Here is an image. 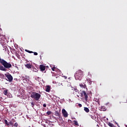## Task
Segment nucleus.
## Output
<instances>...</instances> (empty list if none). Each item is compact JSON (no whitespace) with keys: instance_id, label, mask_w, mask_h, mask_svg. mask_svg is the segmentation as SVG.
Listing matches in <instances>:
<instances>
[{"instance_id":"nucleus-36","label":"nucleus","mask_w":127,"mask_h":127,"mask_svg":"<svg viewBox=\"0 0 127 127\" xmlns=\"http://www.w3.org/2000/svg\"><path fill=\"white\" fill-rule=\"evenodd\" d=\"M64 79H67V76H64Z\"/></svg>"},{"instance_id":"nucleus-13","label":"nucleus","mask_w":127,"mask_h":127,"mask_svg":"<svg viewBox=\"0 0 127 127\" xmlns=\"http://www.w3.org/2000/svg\"><path fill=\"white\" fill-rule=\"evenodd\" d=\"M32 69L34 72H38V68H35L33 65L32 66Z\"/></svg>"},{"instance_id":"nucleus-2","label":"nucleus","mask_w":127,"mask_h":127,"mask_svg":"<svg viewBox=\"0 0 127 127\" xmlns=\"http://www.w3.org/2000/svg\"><path fill=\"white\" fill-rule=\"evenodd\" d=\"M83 76L84 72L81 69H79L78 70L76 71L74 74L75 80H79V81L82 80V78H83Z\"/></svg>"},{"instance_id":"nucleus-37","label":"nucleus","mask_w":127,"mask_h":127,"mask_svg":"<svg viewBox=\"0 0 127 127\" xmlns=\"http://www.w3.org/2000/svg\"><path fill=\"white\" fill-rule=\"evenodd\" d=\"M88 75H90L91 76V74L90 73V72H88Z\"/></svg>"},{"instance_id":"nucleus-32","label":"nucleus","mask_w":127,"mask_h":127,"mask_svg":"<svg viewBox=\"0 0 127 127\" xmlns=\"http://www.w3.org/2000/svg\"><path fill=\"white\" fill-rule=\"evenodd\" d=\"M43 107L44 108H46V104H43Z\"/></svg>"},{"instance_id":"nucleus-19","label":"nucleus","mask_w":127,"mask_h":127,"mask_svg":"<svg viewBox=\"0 0 127 127\" xmlns=\"http://www.w3.org/2000/svg\"><path fill=\"white\" fill-rule=\"evenodd\" d=\"M108 126H109V127H114V124H113L112 123H108Z\"/></svg>"},{"instance_id":"nucleus-11","label":"nucleus","mask_w":127,"mask_h":127,"mask_svg":"<svg viewBox=\"0 0 127 127\" xmlns=\"http://www.w3.org/2000/svg\"><path fill=\"white\" fill-rule=\"evenodd\" d=\"M79 86L81 88H84V89H86V88H87V86L85 83H81L79 84Z\"/></svg>"},{"instance_id":"nucleus-33","label":"nucleus","mask_w":127,"mask_h":127,"mask_svg":"<svg viewBox=\"0 0 127 127\" xmlns=\"http://www.w3.org/2000/svg\"><path fill=\"white\" fill-rule=\"evenodd\" d=\"M67 87H71V84H67Z\"/></svg>"},{"instance_id":"nucleus-34","label":"nucleus","mask_w":127,"mask_h":127,"mask_svg":"<svg viewBox=\"0 0 127 127\" xmlns=\"http://www.w3.org/2000/svg\"><path fill=\"white\" fill-rule=\"evenodd\" d=\"M35 80H39V77H37L35 78Z\"/></svg>"},{"instance_id":"nucleus-12","label":"nucleus","mask_w":127,"mask_h":127,"mask_svg":"<svg viewBox=\"0 0 127 127\" xmlns=\"http://www.w3.org/2000/svg\"><path fill=\"white\" fill-rule=\"evenodd\" d=\"M55 115L56 117H59V118H60V112L58 111H55Z\"/></svg>"},{"instance_id":"nucleus-15","label":"nucleus","mask_w":127,"mask_h":127,"mask_svg":"<svg viewBox=\"0 0 127 127\" xmlns=\"http://www.w3.org/2000/svg\"><path fill=\"white\" fill-rule=\"evenodd\" d=\"M84 111H85L86 113H89V112H90V110L87 107L84 108Z\"/></svg>"},{"instance_id":"nucleus-6","label":"nucleus","mask_w":127,"mask_h":127,"mask_svg":"<svg viewBox=\"0 0 127 127\" xmlns=\"http://www.w3.org/2000/svg\"><path fill=\"white\" fill-rule=\"evenodd\" d=\"M5 77L8 79V80L9 82H12V80L13 79V78L12 77V76L10 74H5Z\"/></svg>"},{"instance_id":"nucleus-26","label":"nucleus","mask_w":127,"mask_h":127,"mask_svg":"<svg viewBox=\"0 0 127 127\" xmlns=\"http://www.w3.org/2000/svg\"><path fill=\"white\" fill-rule=\"evenodd\" d=\"M10 125L11 126H13V123H12V122L10 121L9 123V125Z\"/></svg>"},{"instance_id":"nucleus-38","label":"nucleus","mask_w":127,"mask_h":127,"mask_svg":"<svg viewBox=\"0 0 127 127\" xmlns=\"http://www.w3.org/2000/svg\"><path fill=\"white\" fill-rule=\"evenodd\" d=\"M78 98H79V95H77Z\"/></svg>"},{"instance_id":"nucleus-40","label":"nucleus","mask_w":127,"mask_h":127,"mask_svg":"<svg viewBox=\"0 0 127 127\" xmlns=\"http://www.w3.org/2000/svg\"><path fill=\"white\" fill-rule=\"evenodd\" d=\"M66 89H68V87H66Z\"/></svg>"},{"instance_id":"nucleus-27","label":"nucleus","mask_w":127,"mask_h":127,"mask_svg":"<svg viewBox=\"0 0 127 127\" xmlns=\"http://www.w3.org/2000/svg\"><path fill=\"white\" fill-rule=\"evenodd\" d=\"M94 100H95V102H97L98 103H99V99L95 98Z\"/></svg>"},{"instance_id":"nucleus-24","label":"nucleus","mask_w":127,"mask_h":127,"mask_svg":"<svg viewBox=\"0 0 127 127\" xmlns=\"http://www.w3.org/2000/svg\"><path fill=\"white\" fill-rule=\"evenodd\" d=\"M14 127H18V124H17V123H15L14 125Z\"/></svg>"},{"instance_id":"nucleus-23","label":"nucleus","mask_w":127,"mask_h":127,"mask_svg":"<svg viewBox=\"0 0 127 127\" xmlns=\"http://www.w3.org/2000/svg\"><path fill=\"white\" fill-rule=\"evenodd\" d=\"M31 104L32 105V108H34V106H35V103L31 102Z\"/></svg>"},{"instance_id":"nucleus-41","label":"nucleus","mask_w":127,"mask_h":127,"mask_svg":"<svg viewBox=\"0 0 127 127\" xmlns=\"http://www.w3.org/2000/svg\"><path fill=\"white\" fill-rule=\"evenodd\" d=\"M126 127H127V125L126 126Z\"/></svg>"},{"instance_id":"nucleus-18","label":"nucleus","mask_w":127,"mask_h":127,"mask_svg":"<svg viewBox=\"0 0 127 127\" xmlns=\"http://www.w3.org/2000/svg\"><path fill=\"white\" fill-rule=\"evenodd\" d=\"M90 117L92 120H95V119H96V116H95V115L91 116Z\"/></svg>"},{"instance_id":"nucleus-3","label":"nucleus","mask_w":127,"mask_h":127,"mask_svg":"<svg viewBox=\"0 0 127 127\" xmlns=\"http://www.w3.org/2000/svg\"><path fill=\"white\" fill-rule=\"evenodd\" d=\"M41 95L38 93L32 92L31 94V98L34 99L35 101H38L40 99Z\"/></svg>"},{"instance_id":"nucleus-39","label":"nucleus","mask_w":127,"mask_h":127,"mask_svg":"<svg viewBox=\"0 0 127 127\" xmlns=\"http://www.w3.org/2000/svg\"><path fill=\"white\" fill-rule=\"evenodd\" d=\"M116 124H117V126H118V123H116Z\"/></svg>"},{"instance_id":"nucleus-28","label":"nucleus","mask_w":127,"mask_h":127,"mask_svg":"<svg viewBox=\"0 0 127 127\" xmlns=\"http://www.w3.org/2000/svg\"><path fill=\"white\" fill-rule=\"evenodd\" d=\"M93 115V112H90L89 114V117H91V116Z\"/></svg>"},{"instance_id":"nucleus-8","label":"nucleus","mask_w":127,"mask_h":127,"mask_svg":"<svg viewBox=\"0 0 127 127\" xmlns=\"http://www.w3.org/2000/svg\"><path fill=\"white\" fill-rule=\"evenodd\" d=\"M32 64H30V63L25 64V67L27 68L28 69H31L32 68Z\"/></svg>"},{"instance_id":"nucleus-1","label":"nucleus","mask_w":127,"mask_h":127,"mask_svg":"<svg viewBox=\"0 0 127 127\" xmlns=\"http://www.w3.org/2000/svg\"><path fill=\"white\" fill-rule=\"evenodd\" d=\"M0 63L1 64H0V70L1 71H4L5 72L6 71H7V69H9L10 68H11L12 66L11 65V64L10 63H7L5 60L3 59H1L0 58Z\"/></svg>"},{"instance_id":"nucleus-9","label":"nucleus","mask_w":127,"mask_h":127,"mask_svg":"<svg viewBox=\"0 0 127 127\" xmlns=\"http://www.w3.org/2000/svg\"><path fill=\"white\" fill-rule=\"evenodd\" d=\"M40 69L41 71H45V69H46V67L45 65H43V64L40 65Z\"/></svg>"},{"instance_id":"nucleus-31","label":"nucleus","mask_w":127,"mask_h":127,"mask_svg":"<svg viewBox=\"0 0 127 127\" xmlns=\"http://www.w3.org/2000/svg\"><path fill=\"white\" fill-rule=\"evenodd\" d=\"M78 106L79 107V108H81V107H82V104H78Z\"/></svg>"},{"instance_id":"nucleus-10","label":"nucleus","mask_w":127,"mask_h":127,"mask_svg":"<svg viewBox=\"0 0 127 127\" xmlns=\"http://www.w3.org/2000/svg\"><path fill=\"white\" fill-rule=\"evenodd\" d=\"M3 94L5 96H7L8 94V90H7L6 88H3Z\"/></svg>"},{"instance_id":"nucleus-16","label":"nucleus","mask_w":127,"mask_h":127,"mask_svg":"<svg viewBox=\"0 0 127 127\" xmlns=\"http://www.w3.org/2000/svg\"><path fill=\"white\" fill-rule=\"evenodd\" d=\"M101 110L103 111H107V108L105 106H101Z\"/></svg>"},{"instance_id":"nucleus-25","label":"nucleus","mask_w":127,"mask_h":127,"mask_svg":"<svg viewBox=\"0 0 127 127\" xmlns=\"http://www.w3.org/2000/svg\"><path fill=\"white\" fill-rule=\"evenodd\" d=\"M51 114V111H48L47 112V115H48V116L50 115Z\"/></svg>"},{"instance_id":"nucleus-29","label":"nucleus","mask_w":127,"mask_h":127,"mask_svg":"<svg viewBox=\"0 0 127 127\" xmlns=\"http://www.w3.org/2000/svg\"><path fill=\"white\" fill-rule=\"evenodd\" d=\"M55 66H54V67H53L52 68V71H55Z\"/></svg>"},{"instance_id":"nucleus-35","label":"nucleus","mask_w":127,"mask_h":127,"mask_svg":"<svg viewBox=\"0 0 127 127\" xmlns=\"http://www.w3.org/2000/svg\"><path fill=\"white\" fill-rule=\"evenodd\" d=\"M68 122L69 123H72V121H71L70 120H68Z\"/></svg>"},{"instance_id":"nucleus-7","label":"nucleus","mask_w":127,"mask_h":127,"mask_svg":"<svg viewBox=\"0 0 127 127\" xmlns=\"http://www.w3.org/2000/svg\"><path fill=\"white\" fill-rule=\"evenodd\" d=\"M62 114L64 118H67L68 117V113L64 109H63L62 110Z\"/></svg>"},{"instance_id":"nucleus-30","label":"nucleus","mask_w":127,"mask_h":127,"mask_svg":"<svg viewBox=\"0 0 127 127\" xmlns=\"http://www.w3.org/2000/svg\"><path fill=\"white\" fill-rule=\"evenodd\" d=\"M33 53H34V55H38V54L36 52H33Z\"/></svg>"},{"instance_id":"nucleus-5","label":"nucleus","mask_w":127,"mask_h":127,"mask_svg":"<svg viewBox=\"0 0 127 127\" xmlns=\"http://www.w3.org/2000/svg\"><path fill=\"white\" fill-rule=\"evenodd\" d=\"M81 97L82 98H83L85 101H87L88 100V95H87V93H86V91H82L81 93H80Z\"/></svg>"},{"instance_id":"nucleus-14","label":"nucleus","mask_w":127,"mask_h":127,"mask_svg":"<svg viewBox=\"0 0 127 127\" xmlns=\"http://www.w3.org/2000/svg\"><path fill=\"white\" fill-rule=\"evenodd\" d=\"M50 86L49 85H47L46 86V92H50Z\"/></svg>"},{"instance_id":"nucleus-21","label":"nucleus","mask_w":127,"mask_h":127,"mask_svg":"<svg viewBox=\"0 0 127 127\" xmlns=\"http://www.w3.org/2000/svg\"><path fill=\"white\" fill-rule=\"evenodd\" d=\"M25 51H26V52H28V53H33V52L27 50H25Z\"/></svg>"},{"instance_id":"nucleus-4","label":"nucleus","mask_w":127,"mask_h":127,"mask_svg":"<svg viewBox=\"0 0 127 127\" xmlns=\"http://www.w3.org/2000/svg\"><path fill=\"white\" fill-rule=\"evenodd\" d=\"M0 43L1 45H2L3 48L5 49V50H6V49L7 48V45L6 44V43H5V40L4 39H2L1 38V36H0Z\"/></svg>"},{"instance_id":"nucleus-20","label":"nucleus","mask_w":127,"mask_h":127,"mask_svg":"<svg viewBox=\"0 0 127 127\" xmlns=\"http://www.w3.org/2000/svg\"><path fill=\"white\" fill-rule=\"evenodd\" d=\"M4 123L6 125V126H9V123H8V122H7V120H5Z\"/></svg>"},{"instance_id":"nucleus-17","label":"nucleus","mask_w":127,"mask_h":127,"mask_svg":"<svg viewBox=\"0 0 127 127\" xmlns=\"http://www.w3.org/2000/svg\"><path fill=\"white\" fill-rule=\"evenodd\" d=\"M73 123H74L73 125L74 126H77V127H79V124H78V122H77V121L74 120L73 121Z\"/></svg>"},{"instance_id":"nucleus-22","label":"nucleus","mask_w":127,"mask_h":127,"mask_svg":"<svg viewBox=\"0 0 127 127\" xmlns=\"http://www.w3.org/2000/svg\"><path fill=\"white\" fill-rule=\"evenodd\" d=\"M72 90H73L75 92H79V90L77 88H73V89H72Z\"/></svg>"}]
</instances>
